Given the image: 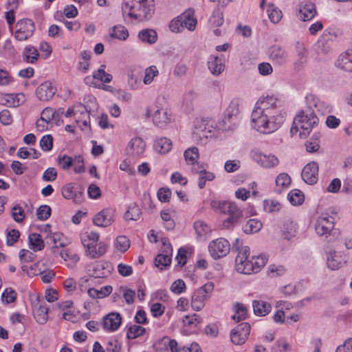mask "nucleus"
<instances>
[{"instance_id": "22", "label": "nucleus", "mask_w": 352, "mask_h": 352, "mask_svg": "<svg viewBox=\"0 0 352 352\" xmlns=\"http://www.w3.org/2000/svg\"><path fill=\"white\" fill-rule=\"evenodd\" d=\"M336 67L346 72H352V50L342 53L335 62Z\"/></svg>"}, {"instance_id": "25", "label": "nucleus", "mask_w": 352, "mask_h": 352, "mask_svg": "<svg viewBox=\"0 0 352 352\" xmlns=\"http://www.w3.org/2000/svg\"><path fill=\"white\" fill-rule=\"evenodd\" d=\"M195 131L200 138H208L211 136L213 131L212 126L208 124L207 120L202 118H197L194 122Z\"/></svg>"}, {"instance_id": "28", "label": "nucleus", "mask_w": 352, "mask_h": 352, "mask_svg": "<svg viewBox=\"0 0 352 352\" xmlns=\"http://www.w3.org/2000/svg\"><path fill=\"white\" fill-rule=\"evenodd\" d=\"M111 266L108 263H98L93 266L90 275L94 278H103L108 277L111 272Z\"/></svg>"}, {"instance_id": "24", "label": "nucleus", "mask_w": 352, "mask_h": 352, "mask_svg": "<svg viewBox=\"0 0 352 352\" xmlns=\"http://www.w3.org/2000/svg\"><path fill=\"white\" fill-rule=\"evenodd\" d=\"M316 13L315 5L311 2H302L298 6V16L304 21L313 19Z\"/></svg>"}, {"instance_id": "57", "label": "nucleus", "mask_w": 352, "mask_h": 352, "mask_svg": "<svg viewBox=\"0 0 352 352\" xmlns=\"http://www.w3.org/2000/svg\"><path fill=\"white\" fill-rule=\"evenodd\" d=\"M235 313L232 316V319L236 322L241 321L245 318L247 314L246 307L242 305L237 303L234 306Z\"/></svg>"}, {"instance_id": "47", "label": "nucleus", "mask_w": 352, "mask_h": 352, "mask_svg": "<svg viewBox=\"0 0 352 352\" xmlns=\"http://www.w3.org/2000/svg\"><path fill=\"white\" fill-rule=\"evenodd\" d=\"M267 12L270 20L274 23H278L283 17L281 10L272 3L267 5Z\"/></svg>"}, {"instance_id": "38", "label": "nucleus", "mask_w": 352, "mask_h": 352, "mask_svg": "<svg viewBox=\"0 0 352 352\" xmlns=\"http://www.w3.org/2000/svg\"><path fill=\"white\" fill-rule=\"evenodd\" d=\"M171 352H202L199 345L196 343H192L190 346L179 347L177 342L175 340L170 342Z\"/></svg>"}, {"instance_id": "34", "label": "nucleus", "mask_w": 352, "mask_h": 352, "mask_svg": "<svg viewBox=\"0 0 352 352\" xmlns=\"http://www.w3.org/2000/svg\"><path fill=\"white\" fill-rule=\"evenodd\" d=\"M194 228L197 234V238L200 241L205 240L210 234V227L202 221L194 223Z\"/></svg>"}, {"instance_id": "39", "label": "nucleus", "mask_w": 352, "mask_h": 352, "mask_svg": "<svg viewBox=\"0 0 352 352\" xmlns=\"http://www.w3.org/2000/svg\"><path fill=\"white\" fill-rule=\"evenodd\" d=\"M138 38L143 43L151 45L157 41V34L154 30L144 29L138 33Z\"/></svg>"}, {"instance_id": "33", "label": "nucleus", "mask_w": 352, "mask_h": 352, "mask_svg": "<svg viewBox=\"0 0 352 352\" xmlns=\"http://www.w3.org/2000/svg\"><path fill=\"white\" fill-rule=\"evenodd\" d=\"M153 148L157 153L166 154L171 149L172 142L167 138H159L155 140Z\"/></svg>"}, {"instance_id": "1", "label": "nucleus", "mask_w": 352, "mask_h": 352, "mask_svg": "<svg viewBox=\"0 0 352 352\" xmlns=\"http://www.w3.org/2000/svg\"><path fill=\"white\" fill-rule=\"evenodd\" d=\"M286 113L280 101L274 96L261 97L256 102L251 114V126L263 134L277 131L285 120Z\"/></svg>"}, {"instance_id": "18", "label": "nucleus", "mask_w": 352, "mask_h": 352, "mask_svg": "<svg viewBox=\"0 0 352 352\" xmlns=\"http://www.w3.org/2000/svg\"><path fill=\"white\" fill-rule=\"evenodd\" d=\"M302 179L309 184H314L318 181V165L314 162L308 163L302 170Z\"/></svg>"}, {"instance_id": "10", "label": "nucleus", "mask_w": 352, "mask_h": 352, "mask_svg": "<svg viewBox=\"0 0 352 352\" xmlns=\"http://www.w3.org/2000/svg\"><path fill=\"white\" fill-rule=\"evenodd\" d=\"M34 32V23L30 19L19 20L16 24L14 37L17 41H24L31 37Z\"/></svg>"}, {"instance_id": "50", "label": "nucleus", "mask_w": 352, "mask_h": 352, "mask_svg": "<svg viewBox=\"0 0 352 352\" xmlns=\"http://www.w3.org/2000/svg\"><path fill=\"white\" fill-rule=\"evenodd\" d=\"M145 332V328L138 324H132L130 325L127 329L126 337L131 340L135 339L140 336H143Z\"/></svg>"}, {"instance_id": "2", "label": "nucleus", "mask_w": 352, "mask_h": 352, "mask_svg": "<svg viewBox=\"0 0 352 352\" xmlns=\"http://www.w3.org/2000/svg\"><path fill=\"white\" fill-rule=\"evenodd\" d=\"M121 10L125 21H146L154 14V0H122Z\"/></svg>"}, {"instance_id": "40", "label": "nucleus", "mask_w": 352, "mask_h": 352, "mask_svg": "<svg viewBox=\"0 0 352 352\" xmlns=\"http://www.w3.org/2000/svg\"><path fill=\"white\" fill-rule=\"evenodd\" d=\"M275 182L276 191L280 192L289 187L292 179L288 174L282 173L278 175Z\"/></svg>"}, {"instance_id": "32", "label": "nucleus", "mask_w": 352, "mask_h": 352, "mask_svg": "<svg viewBox=\"0 0 352 352\" xmlns=\"http://www.w3.org/2000/svg\"><path fill=\"white\" fill-rule=\"evenodd\" d=\"M107 251V245L103 242L96 243L85 250L86 254L91 258L100 257Z\"/></svg>"}, {"instance_id": "14", "label": "nucleus", "mask_w": 352, "mask_h": 352, "mask_svg": "<svg viewBox=\"0 0 352 352\" xmlns=\"http://www.w3.org/2000/svg\"><path fill=\"white\" fill-rule=\"evenodd\" d=\"M270 60L276 65H283L288 62L289 55L285 47L274 45L268 49Z\"/></svg>"}, {"instance_id": "6", "label": "nucleus", "mask_w": 352, "mask_h": 352, "mask_svg": "<svg viewBox=\"0 0 352 352\" xmlns=\"http://www.w3.org/2000/svg\"><path fill=\"white\" fill-rule=\"evenodd\" d=\"M146 117H151L153 124L159 128H165L173 120L171 111L166 106L155 104L146 109Z\"/></svg>"}, {"instance_id": "3", "label": "nucleus", "mask_w": 352, "mask_h": 352, "mask_svg": "<svg viewBox=\"0 0 352 352\" xmlns=\"http://www.w3.org/2000/svg\"><path fill=\"white\" fill-rule=\"evenodd\" d=\"M250 250L248 246L242 247L239 250L235 259L236 270L241 274H250L257 273L267 263V257L265 254L250 257Z\"/></svg>"}, {"instance_id": "30", "label": "nucleus", "mask_w": 352, "mask_h": 352, "mask_svg": "<svg viewBox=\"0 0 352 352\" xmlns=\"http://www.w3.org/2000/svg\"><path fill=\"white\" fill-rule=\"evenodd\" d=\"M330 32L324 31L322 36L316 44L315 48L318 54H325L331 50V43L329 42Z\"/></svg>"}, {"instance_id": "54", "label": "nucleus", "mask_w": 352, "mask_h": 352, "mask_svg": "<svg viewBox=\"0 0 352 352\" xmlns=\"http://www.w3.org/2000/svg\"><path fill=\"white\" fill-rule=\"evenodd\" d=\"M201 322V319L197 314H193L184 317V326L189 329H195Z\"/></svg>"}, {"instance_id": "19", "label": "nucleus", "mask_w": 352, "mask_h": 352, "mask_svg": "<svg viewBox=\"0 0 352 352\" xmlns=\"http://www.w3.org/2000/svg\"><path fill=\"white\" fill-rule=\"evenodd\" d=\"M121 322L120 314L113 312L106 315L102 320L104 329L110 332L116 331L121 325Z\"/></svg>"}, {"instance_id": "15", "label": "nucleus", "mask_w": 352, "mask_h": 352, "mask_svg": "<svg viewBox=\"0 0 352 352\" xmlns=\"http://www.w3.org/2000/svg\"><path fill=\"white\" fill-rule=\"evenodd\" d=\"M173 254V249L171 244L167 241L162 242V252L160 253L155 259V266L160 270L170 265L171 262V257Z\"/></svg>"}, {"instance_id": "27", "label": "nucleus", "mask_w": 352, "mask_h": 352, "mask_svg": "<svg viewBox=\"0 0 352 352\" xmlns=\"http://www.w3.org/2000/svg\"><path fill=\"white\" fill-rule=\"evenodd\" d=\"M208 67L212 74L219 76L225 69L222 56L211 55L208 60Z\"/></svg>"}, {"instance_id": "48", "label": "nucleus", "mask_w": 352, "mask_h": 352, "mask_svg": "<svg viewBox=\"0 0 352 352\" xmlns=\"http://www.w3.org/2000/svg\"><path fill=\"white\" fill-rule=\"evenodd\" d=\"M287 198L293 206H300L305 201L303 192L298 189L292 190L288 193Z\"/></svg>"}, {"instance_id": "36", "label": "nucleus", "mask_w": 352, "mask_h": 352, "mask_svg": "<svg viewBox=\"0 0 352 352\" xmlns=\"http://www.w3.org/2000/svg\"><path fill=\"white\" fill-rule=\"evenodd\" d=\"M99 239L100 234L95 232H85L80 234V241L85 250L97 243Z\"/></svg>"}, {"instance_id": "42", "label": "nucleus", "mask_w": 352, "mask_h": 352, "mask_svg": "<svg viewBox=\"0 0 352 352\" xmlns=\"http://www.w3.org/2000/svg\"><path fill=\"white\" fill-rule=\"evenodd\" d=\"M39 54L36 47L27 45L23 51V60L28 63H34L38 58Z\"/></svg>"}, {"instance_id": "26", "label": "nucleus", "mask_w": 352, "mask_h": 352, "mask_svg": "<svg viewBox=\"0 0 352 352\" xmlns=\"http://www.w3.org/2000/svg\"><path fill=\"white\" fill-rule=\"evenodd\" d=\"M307 107L310 109H316L321 113H325L329 111L328 104L320 100L316 96L313 94L307 95L305 98Z\"/></svg>"}, {"instance_id": "31", "label": "nucleus", "mask_w": 352, "mask_h": 352, "mask_svg": "<svg viewBox=\"0 0 352 352\" xmlns=\"http://www.w3.org/2000/svg\"><path fill=\"white\" fill-rule=\"evenodd\" d=\"M208 296H204L198 289L194 292L191 296L190 306L194 311H199L201 310L208 299Z\"/></svg>"}, {"instance_id": "52", "label": "nucleus", "mask_w": 352, "mask_h": 352, "mask_svg": "<svg viewBox=\"0 0 352 352\" xmlns=\"http://www.w3.org/2000/svg\"><path fill=\"white\" fill-rule=\"evenodd\" d=\"M159 75V70L155 65H151L147 67L144 71L143 82L144 85H150L155 77Z\"/></svg>"}, {"instance_id": "9", "label": "nucleus", "mask_w": 352, "mask_h": 352, "mask_svg": "<svg viewBox=\"0 0 352 352\" xmlns=\"http://www.w3.org/2000/svg\"><path fill=\"white\" fill-rule=\"evenodd\" d=\"M208 250L214 259H219L226 256L230 252V245L227 239L219 238L209 243Z\"/></svg>"}, {"instance_id": "59", "label": "nucleus", "mask_w": 352, "mask_h": 352, "mask_svg": "<svg viewBox=\"0 0 352 352\" xmlns=\"http://www.w3.org/2000/svg\"><path fill=\"white\" fill-rule=\"evenodd\" d=\"M170 289L173 293L179 295L186 292V285L183 280L177 279L172 283Z\"/></svg>"}, {"instance_id": "17", "label": "nucleus", "mask_w": 352, "mask_h": 352, "mask_svg": "<svg viewBox=\"0 0 352 352\" xmlns=\"http://www.w3.org/2000/svg\"><path fill=\"white\" fill-rule=\"evenodd\" d=\"M25 101V96L22 93L4 94L0 93V104L8 107H16Z\"/></svg>"}, {"instance_id": "55", "label": "nucleus", "mask_w": 352, "mask_h": 352, "mask_svg": "<svg viewBox=\"0 0 352 352\" xmlns=\"http://www.w3.org/2000/svg\"><path fill=\"white\" fill-rule=\"evenodd\" d=\"M116 248L120 252H125L130 247V241L125 236H118L114 242Z\"/></svg>"}, {"instance_id": "4", "label": "nucleus", "mask_w": 352, "mask_h": 352, "mask_svg": "<svg viewBox=\"0 0 352 352\" xmlns=\"http://www.w3.org/2000/svg\"><path fill=\"white\" fill-rule=\"evenodd\" d=\"M319 119L316 116L314 109L307 107V109L298 112L293 121V125L291 128V133H297L300 129V135L307 136L318 125Z\"/></svg>"}, {"instance_id": "41", "label": "nucleus", "mask_w": 352, "mask_h": 352, "mask_svg": "<svg viewBox=\"0 0 352 352\" xmlns=\"http://www.w3.org/2000/svg\"><path fill=\"white\" fill-rule=\"evenodd\" d=\"M252 307L254 314L257 316H265L272 309L270 304L263 300H254Z\"/></svg>"}, {"instance_id": "58", "label": "nucleus", "mask_w": 352, "mask_h": 352, "mask_svg": "<svg viewBox=\"0 0 352 352\" xmlns=\"http://www.w3.org/2000/svg\"><path fill=\"white\" fill-rule=\"evenodd\" d=\"M140 216L141 210L137 206L130 207L124 214L126 221H138Z\"/></svg>"}, {"instance_id": "62", "label": "nucleus", "mask_w": 352, "mask_h": 352, "mask_svg": "<svg viewBox=\"0 0 352 352\" xmlns=\"http://www.w3.org/2000/svg\"><path fill=\"white\" fill-rule=\"evenodd\" d=\"M40 146L43 151H50L53 146V138L51 135H45L40 140Z\"/></svg>"}, {"instance_id": "21", "label": "nucleus", "mask_w": 352, "mask_h": 352, "mask_svg": "<svg viewBox=\"0 0 352 352\" xmlns=\"http://www.w3.org/2000/svg\"><path fill=\"white\" fill-rule=\"evenodd\" d=\"M183 30L186 28L188 30L192 32L195 30L197 20L195 16V10L193 9H188L179 15Z\"/></svg>"}, {"instance_id": "56", "label": "nucleus", "mask_w": 352, "mask_h": 352, "mask_svg": "<svg viewBox=\"0 0 352 352\" xmlns=\"http://www.w3.org/2000/svg\"><path fill=\"white\" fill-rule=\"evenodd\" d=\"M263 208L265 212H276L280 210L281 204L276 200H265L263 201Z\"/></svg>"}, {"instance_id": "8", "label": "nucleus", "mask_w": 352, "mask_h": 352, "mask_svg": "<svg viewBox=\"0 0 352 352\" xmlns=\"http://www.w3.org/2000/svg\"><path fill=\"white\" fill-rule=\"evenodd\" d=\"M334 218L327 214L320 215L315 222V230L319 236L327 238L333 232Z\"/></svg>"}, {"instance_id": "49", "label": "nucleus", "mask_w": 352, "mask_h": 352, "mask_svg": "<svg viewBox=\"0 0 352 352\" xmlns=\"http://www.w3.org/2000/svg\"><path fill=\"white\" fill-rule=\"evenodd\" d=\"M47 243L53 248H58L64 246L63 235L60 232H51L47 236Z\"/></svg>"}, {"instance_id": "46", "label": "nucleus", "mask_w": 352, "mask_h": 352, "mask_svg": "<svg viewBox=\"0 0 352 352\" xmlns=\"http://www.w3.org/2000/svg\"><path fill=\"white\" fill-rule=\"evenodd\" d=\"M184 157L186 164L190 165L198 162L199 157V149L196 146H192L184 152Z\"/></svg>"}, {"instance_id": "23", "label": "nucleus", "mask_w": 352, "mask_h": 352, "mask_svg": "<svg viewBox=\"0 0 352 352\" xmlns=\"http://www.w3.org/2000/svg\"><path fill=\"white\" fill-rule=\"evenodd\" d=\"M146 142L140 137L132 138L128 144L127 151L133 156H140L146 151Z\"/></svg>"}, {"instance_id": "12", "label": "nucleus", "mask_w": 352, "mask_h": 352, "mask_svg": "<svg viewBox=\"0 0 352 352\" xmlns=\"http://www.w3.org/2000/svg\"><path fill=\"white\" fill-rule=\"evenodd\" d=\"M32 312L36 321L44 324L48 320L49 309L43 300H40L38 297H35L32 300Z\"/></svg>"}, {"instance_id": "20", "label": "nucleus", "mask_w": 352, "mask_h": 352, "mask_svg": "<svg viewBox=\"0 0 352 352\" xmlns=\"http://www.w3.org/2000/svg\"><path fill=\"white\" fill-rule=\"evenodd\" d=\"M56 89L52 82L45 81L41 83L36 90V94L40 100L48 101L55 94Z\"/></svg>"}, {"instance_id": "61", "label": "nucleus", "mask_w": 352, "mask_h": 352, "mask_svg": "<svg viewBox=\"0 0 352 352\" xmlns=\"http://www.w3.org/2000/svg\"><path fill=\"white\" fill-rule=\"evenodd\" d=\"M51 214V208L47 205H42L36 210V216L39 220H47Z\"/></svg>"}, {"instance_id": "63", "label": "nucleus", "mask_w": 352, "mask_h": 352, "mask_svg": "<svg viewBox=\"0 0 352 352\" xmlns=\"http://www.w3.org/2000/svg\"><path fill=\"white\" fill-rule=\"evenodd\" d=\"M215 178L213 173L207 171L206 170L199 175L198 180V186L200 189L204 188L206 181H212Z\"/></svg>"}, {"instance_id": "53", "label": "nucleus", "mask_w": 352, "mask_h": 352, "mask_svg": "<svg viewBox=\"0 0 352 352\" xmlns=\"http://www.w3.org/2000/svg\"><path fill=\"white\" fill-rule=\"evenodd\" d=\"M79 114L88 117V111L86 107L82 104L75 105L72 108H69L65 112V116L67 118L74 116L76 119Z\"/></svg>"}, {"instance_id": "13", "label": "nucleus", "mask_w": 352, "mask_h": 352, "mask_svg": "<svg viewBox=\"0 0 352 352\" xmlns=\"http://www.w3.org/2000/svg\"><path fill=\"white\" fill-rule=\"evenodd\" d=\"M114 217L115 210L113 208H107L96 214L92 219V222L96 226L106 228L114 222Z\"/></svg>"}, {"instance_id": "60", "label": "nucleus", "mask_w": 352, "mask_h": 352, "mask_svg": "<svg viewBox=\"0 0 352 352\" xmlns=\"http://www.w3.org/2000/svg\"><path fill=\"white\" fill-rule=\"evenodd\" d=\"M19 257L21 265H25V263H28L34 261V260L36 258V256L30 251L22 249L19 252Z\"/></svg>"}, {"instance_id": "29", "label": "nucleus", "mask_w": 352, "mask_h": 352, "mask_svg": "<svg viewBox=\"0 0 352 352\" xmlns=\"http://www.w3.org/2000/svg\"><path fill=\"white\" fill-rule=\"evenodd\" d=\"M104 67V65H102L101 68L98 69V70L95 71L93 73L92 76H87L85 78L84 81L87 85H92L93 84V80L97 79L100 80L102 82L104 83H109L112 80V76L109 74H107L105 72L104 69L102 68Z\"/></svg>"}, {"instance_id": "7", "label": "nucleus", "mask_w": 352, "mask_h": 352, "mask_svg": "<svg viewBox=\"0 0 352 352\" xmlns=\"http://www.w3.org/2000/svg\"><path fill=\"white\" fill-rule=\"evenodd\" d=\"M239 106L240 100L238 98H234L230 102L222 120L224 131H234L239 126L241 119Z\"/></svg>"}, {"instance_id": "35", "label": "nucleus", "mask_w": 352, "mask_h": 352, "mask_svg": "<svg viewBox=\"0 0 352 352\" xmlns=\"http://www.w3.org/2000/svg\"><path fill=\"white\" fill-rule=\"evenodd\" d=\"M342 259L336 251H331L327 255V267L332 270H336L340 269L342 265Z\"/></svg>"}, {"instance_id": "45", "label": "nucleus", "mask_w": 352, "mask_h": 352, "mask_svg": "<svg viewBox=\"0 0 352 352\" xmlns=\"http://www.w3.org/2000/svg\"><path fill=\"white\" fill-rule=\"evenodd\" d=\"M30 247L34 252L42 250L44 248V242L39 234L32 233L28 237Z\"/></svg>"}, {"instance_id": "64", "label": "nucleus", "mask_w": 352, "mask_h": 352, "mask_svg": "<svg viewBox=\"0 0 352 352\" xmlns=\"http://www.w3.org/2000/svg\"><path fill=\"white\" fill-rule=\"evenodd\" d=\"M57 171L55 168L50 167L47 168L43 173L42 179L45 182H54L57 178Z\"/></svg>"}, {"instance_id": "51", "label": "nucleus", "mask_w": 352, "mask_h": 352, "mask_svg": "<svg viewBox=\"0 0 352 352\" xmlns=\"http://www.w3.org/2000/svg\"><path fill=\"white\" fill-rule=\"evenodd\" d=\"M223 12L219 8H216L209 19V24L213 27H219L223 23Z\"/></svg>"}, {"instance_id": "43", "label": "nucleus", "mask_w": 352, "mask_h": 352, "mask_svg": "<svg viewBox=\"0 0 352 352\" xmlns=\"http://www.w3.org/2000/svg\"><path fill=\"white\" fill-rule=\"evenodd\" d=\"M109 35L113 38L125 41L129 37V32L124 25H118L109 30Z\"/></svg>"}, {"instance_id": "44", "label": "nucleus", "mask_w": 352, "mask_h": 352, "mask_svg": "<svg viewBox=\"0 0 352 352\" xmlns=\"http://www.w3.org/2000/svg\"><path fill=\"white\" fill-rule=\"evenodd\" d=\"M262 223L255 219H251L246 221L243 226V230L246 234L258 232L262 228Z\"/></svg>"}, {"instance_id": "5", "label": "nucleus", "mask_w": 352, "mask_h": 352, "mask_svg": "<svg viewBox=\"0 0 352 352\" xmlns=\"http://www.w3.org/2000/svg\"><path fill=\"white\" fill-rule=\"evenodd\" d=\"M210 205L215 211L229 215V217L223 221V226L225 228L233 226L243 217L242 211L234 202L213 200Z\"/></svg>"}, {"instance_id": "11", "label": "nucleus", "mask_w": 352, "mask_h": 352, "mask_svg": "<svg viewBox=\"0 0 352 352\" xmlns=\"http://www.w3.org/2000/svg\"><path fill=\"white\" fill-rule=\"evenodd\" d=\"M252 159L265 168H272L279 164L278 158L274 155H265L256 150L250 153Z\"/></svg>"}, {"instance_id": "16", "label": "nucleus", "mask_w": 352, "mask_h": 352, "mask_svg": "<svg viewBox=\"0 0 352 352\" xmlns=\"http://www.w3.org/2000/svg\"><path fill=\"white\" fill-rule=\"evenodd\" d=\"M250 331V326L247 322H242L233 329L230 333L231 341L236 345L245 343Z\"/></svg>"}, {"instance_id": "37", "label": "nucleus", "mask_w": 352, "mask_h": 352, "mask_svg": "<svg viewBox=\"0 0 352 352\" xmlns=\"http://www.w3.org/2000/svg\"><path fill=\"white\" fill-rule=\"evenodd\" d=\"M60 254L61 258L67 262V266L70 268L74 267L80 260L78 254L69 249L62 250Z\"/></svg>"}]
</instances>
